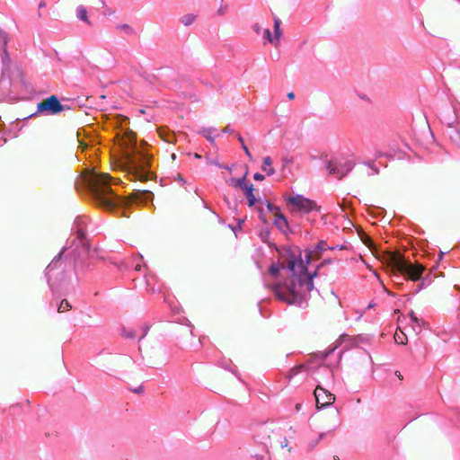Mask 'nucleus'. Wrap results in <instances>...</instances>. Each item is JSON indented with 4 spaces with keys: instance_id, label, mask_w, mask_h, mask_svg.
<instances>
[{
    "instance_id": "79ce46f5",
    "label": "nucleus",
    "mask_w": 460,
    "mask_h": 460,
    "mask_svg": "<svg viewBox=\"0 0 460 460\" xmlns=\"http://www.w3.org/2000/svg\"><path fill=\"white\" fill-rule=\"evenodd\" d=\"M300 407H301V405H300V404H296V410H297V411L300 409Z\"/></svg>"
},
{
    "instance_id": "39448f33",
    "label": "nucleus",
    "mask_w": 460,
    "mask_h": 460,
    "mask_svg": "<svg viewBox=\"0 0 460 460\" xmlns=\"http://www.w3.org/2000/svg\"><path fill=\"white\" fill-rule=\"evenodd\" d=\"M288 204L291 207L292 212L309 213L313 210L318 211L320 207L317 204L302 195L288 196L286 198Z\"/></svg>"
},
{
    "instance_id": "c9c22d12",
    "label": "nucleus",
    "mask_w": 460,
    "mask_h": 460,
    "mask_svg": "<svg viewBox=\"0 0 460 460\" xmlns=\"http://www.w3.org/2000/svg\"><path fill=\"white\" fill-rule=\"evenodd\" d=\"M255 457H257L258 459H262L263 458V455H260L259 453L257 452H254V455H253Z\"/></svg>"
},
{
    "instance_id": "e433bc0d",
    "label": "nucleus",
    "mask_w": 460,
    "mask_h": 460,
    "mask_svg": "<svg viewBox=\"0 0 460 460\" xmlns=\"http://www.w3.org/2000/svg\"><path fill=\"white\" fill-rule=\"evenodd\" d=\"M395 375L399 379H402V376L399 371H395Z\"/></svg>"
},
{
    "instance_id": "2eb2a0df",
    "label": "nucleus",
    "mask_w": 460,
    "mask_h": 460,
    "mask_svg": "<svg viewBox=\"0 0 460 460\" xmlns=\"http://www.w3.org/2000/svg\"><path fill=\"white\" fill-rule=\"evenodd\" d=\"M244 194L248 199L249 207H252L256 202V199L253 195V185L252 184L249 185V188H247V190L244 191Z\"/></svg>"
},
{
    "instance_id": "c756f323",
    "label": "nucleus",
    "mask_w": 460,
    "mask_h": 460,
    "mask_svg": "<svg viewBox=\"0 0 460 460\" xmlns=\"http://www.w3.org/2000/svg\"><path fill=\"white\" fill-rule=\"evenodd\" d=\"M304 367L301 365V366H298L296 367H294L291 369V372L292 374H296L299 370H301Z\"/></svg>"
},
{
    "instance_id": "dca6fc26",
    "label": "nucleus",
    "mask_w": 460,
    "mask_h": 460,
    "mask_svg": "<svg viewBox=\"0 0 460 460\" xmlns=\"http://www.w3.org/2000/svg\"><path fill=\"white\" fill-rule=\"evenodd\" d=\"M327 243L323 241H320L316 245L315 251L313 252V260L319 259L323 251L326 250Z\"/></svg>"
},
{
    "instance_id": "473e14b6",
    "label": "nucleus",
    "mask_w": 460,
    "mask_h": 460,
    "mask_svg": "<svg viewBox=\"0 0 460 460\" xmlns=\"http://www.w3.org/2000/svg\"><path fill=\"white\" fill-rule=\"evenodd\" d=\"M133 392L134 393H137V394L142 393L143 392V386H138L137 388L133 389Z\"/></svg>"
},
{
    "instance_id": "ddd939ff",
    "label": "nucleus",
    "mask_w": 460,
    "mask_h": 460,
    "mask_svg": "<svg viewBox=\"0 0 460 460\" xmlns=\"http://www.w3.org/2000/svg\"><path fill=\"white\" fill-rule=\"evenodd\" d=\"M281 21L278 17H274V40L275 46H278L279 39L282 36V31L280 29Z\"/></svg>"
},
{
    "instance_id": "f704fd0d",
    "label": "nucleus",
    "mask_w": 460,
    "mask_h": 460,
    "mask_svg": "<svg viewBox=\"0 0 460 460\" xmlns=\"http://www.w3.org/2000/svg\"><path fill=\"white\" fill-rule=\"evenodd\" d=\"M287 96L289 100H293L295 98V93L293 92H290L288 93Z\"/></svg>"
},
{
    "instance_id": "0eeeda50",
    "label": "nucleus",
    "mask_w": 460,
    "mask_h": 460,
    "mask_svg": "<svg viewBox=\"0 0 460 460\" xmlns=\"http://www.w3.org/2000/svg\"><path fill=\"white\" fill-rule=\"evenodd\" d=\"M274 434V430L270 426H261L260 427L254 435V439L258 444L263 446V452L265 454L269 453V447H273V443L271 441V435Z\"/></svg>"
},
{
    "instance_id": "ea45409f",
    "label": "nucleus",
    "mask_w": 460,
    "mask_h": 460,
    "mask_svg": "<svg viewBox=\"0 0 460 460\" xmlns=\"http://www.w3.org/2000/svg\"><path fill=\"white\" fill-rule=\"evenodd\" d=\"M44 6H45V3L44 2L40 3V7H44Z\"/></svg>"
},
{
    "instance_id": "4468645a",
    "label": "nucleus",
    "mask_w": 460,
    "mask_h": 460,
    "mask_svg": "<svg viewBox=\"0 0 460 460\" xmlns=\"http://www.w3.org/2000/svg\"><path fill=\"white\" fill-rule=\"evenodd\" d=\"M76 16H77L78 19L84 21L87 24H89V25L92 24V22L88 19L87 10H86V8L84 5H79L76 8Z\"/></svg>"
},
{
    "instance_id": "b1692460",
    "label": "nucleus",
    "mask_w": 460,
    "mask_h": 460,
    "mask_svg": "<svg viewBox=\"0 0 460 460\" xmlns=\"http://www.w3.org/2000/svg\"><path fill=\"white\" fill-rule=\"evenodd\" d=\"M268 209L270 210V212L272 213L273 216H275L276 214H278L280 211L279 207H277L273 204H270V203L268 204Z\"/></svg>"
},
{
    "instance_id": "7c9ffc66",
    "label": "nucleus",
    "mask_w": 460,
    "mask_h": 460,
    "mask_svg": "<svg viewBox=\"0 0 460 460\" xmlns=\"http://www.w3.org/2000/svg\"><path fill=\"white\" fill-rule=\"evenodd\" d=\"M288 439H287L286 438H283V440H282V441H280V445H279V447H282V448H283V447H286L288 446Z\"/></svg>"
},
{
    "instance_id": "1a4fd4ad",
    "label": "nucleus",
    "mask_w": 460,
    "mask_h": 460,
    "mask_svg": "<svg viewBox=\"0 0 460 460\" xmlns=\"http://www.w3.org/2000/svg\"><path fill=\"white\" fill-rule=\"evenodd\" d=\"M314 394L318 408L330 406L335 401V395L320 385L316 386Z\"/></svg>"
},
{
    "instance_id": "c85d7f7f",
    "label": "nucleus",
    "mask_w": 460,
    "mask_h": 460,
    "mask_svg": "<svg viewBox=\"0 0 460 460\" xmlns=\"http://www.w3.org/2000/svg\"><path fill=\"white\" fill-rule=\"evenodd\" d=\"M77 237L79 239H84L85 237V234L83 230H78L77 231Z\"/></svg>"
},
{
    "instance_id": "f257e3e1",
    "label": "nucleus",
    "mask_w": 460,
    "mask_h": 460,
    "mask_svg": "<svg viewBox=\"0 0 460 460\" xmlns=\"http://www.w3.org/2000/svg\"><path fill=\"white\" fill-rule=\"evenodd\" d=\"M312 260L313 252L310 250L305 251V260L302 258L301 252L298 254L294 252L289 254L287 267L291 272L290 282L286 286L277 284L274 287V293L279 299L288 304H297L304 299L305 292L314 289V279L323 263L319 264L313 273H308L307 267Z\"/></svg>"
},
{
    "instance_id": "58836bf2",
    "label": "nucleus",
    "mask_w": 460,
    "mask_h": 460,
    "mask_svg": "<svg viewBox=\"0 0 460 460\" xmlns=\"http://www.w3.org/2000/svg\"><path fill=\"white\" fill-rule=\"evenodd\" d=\"M114 13H115V12H114V11H112V10H111V9L107 10V13H108V14H113Z\"/></svg>"
},
{
    "instance_id": "37998d69",
    "label": "nucleus",
    "mask_w": 460,
    "mask_h": 460,
    "mask_svg": "<svg viewBox=\"0 0 460 460\" xmlns=\"http://www.w3.org/2000/svg\"><path fill=\"white\" fill-rule=\"evenodd\" d=\"M196 158H200V155L199 154H195Z\"/></svg>"
},
{
    "instance_id": "423d86ee",
    "label": "nucleus",
    "mask_w": 460,
    "mask_h": 460,
    "mask_svg": "<svg viewBox=\"0 0 460 460\" xmlns=\"http://www.w3.org/2000/svg\"><path fill=\"white\" fill-rule=\"evenodd\" d=\"M65 106L59 102L56 95L42 100L37 104V112L48 115H56L65 111Z\"/></svg>"
},
{
    "instance_id": "9d476101",
    "label": "nucleus",
    "mask_w": 460,
    "mask_h": 460,
    "mask_svg": "<svg viewBox=\"0 0 460 460\" xmlns=\"http://www.w3.org/2000/svg\"><path fill=\"white\" fill-rule=\"evenodd\" d=\"M246 175H247V172L244 174L243 177H242L240 179L231 178L229 180L228 183L234 188H240L241 190L245 191L247 190V188H249V185H250V184H247V182H246Z\"/></svg>"
},
{
    "instance_id": "393cba45",
    "label": "nucleus",
    "mask_w": 460,
    "mask_h": 460,
    "mask_svg": "<svg viewBox=\"0 0 460 460\" xmlns=\"http://www.w3.org/2000/svg\"><path fill=\"white\" fill-rule=\"evenodd\" d=\"M119 30L125 31L128 33H132L133 30L128 24H119L117 26Z\"/></svg>"
},
{
    "instance_id": "5701e85b",
    "label": "nucleus",
    "mask_w": 460,
    "mask_h": 460,
    "mask_svg": "<svg viewBox=\"0 0 460 460\" xmlns=\"http://www.w3.org/2000/svg\"><path fill=\"white\" fill-rule=\"evenodd\" d=\"M279 270H280V266L272 264L270 267L269 271L271 275L276 276L279 272Z\"/></svg>"
},
{
    "instance_id": "f3484780",
    "label": "nucleus",
    "mask_w": 460,
    "mask_h": 460,
    "mask_svg": "<svg viewBox=\"0 0 460 460\" xmlns=\"http://www.w3.org/2000/svg\"><path fill=\"white\" fill-rule=\"evenodd\" d=\"M394 339L397 344L404 345L407 342V337L400 328L395 332Z\"/></svg>"
},
{
    "instance_id": "4be33fe9",
    "label": "nucleus",
    "mask_w": 460,
    "mask_h": 460,
    "mask_svg": "<svg viewBox=\"0 0 460 460\" xmlns=\"http://www.w3.org/2000/svg\"><path fill=\"white\" fill-rule=\"evenodd\" d=\"M263 34L264 37L269 40V42L275 44L274 37L271 36V32L269 29H265Z\"/></svg>"
},
{
    "instance_id": "aec40b11",
    "label": "nucleus",
    "mask_w": 460,
    "mask_h": 460,
    "mask_svg": "<svg viewBox=\"0 0 460 460\" xmlns=\"http://www.w3.org/2000/svg\"><path fill=\"white\" fill-rule=\"evenodd\" d=\"M237 139H238V141L241 143L242 147H243V151H244L245 155H247V157H248L250 160H252V155H251V153H250V151H249V149H248L247 146L244 144V140H243V137H242L240 134H238V135H237Z\"/></svg>"
},
{
    "instance_id": "a19ab883",
    "label": "nucleus",
    "mask_w": 460,
    "mask_h": 460,
    "mask_svg": "<svg viewBox=\"0 0 460 460\" xmlns=\"http://www.w3.org/2000/svg\"><path fill=\"white\" fill-rule=\"evenodd\" d=\"M330 262H331V261H330V260H325L323 263V264H326V263H330Z\"/></svg>"
},
{
    "instance_id": "72a5a7b5",
    "label": "nucleus",
    "mask_w": 460,
    "mask_h": 460,
    "mask_svg": "<svg viewBox=\"0 0 460 460\" xmlns=\"http://www.w3.org/2000/svg\"><path fill=\"white\" fill-rule=\"evenodd\" d=\"M253 30H254L257 33H259V32L261 31V26H260L259 24H257V23H256V24H254V26H253Z\"/></svg>"
},
{
    "instance_id": "7ed1b4c3",
    "label": "nucleus",
    "mask_w": 460,
    "mask_h": 460,
    "mask_svg": "<svg viewBox=\"0 0 460 460\" xmlns=\"http://www.w3.org/2000/svg\"><path fill=\"white\" fill-rule=\"evenodd\" d=\"M386 261L391 267L394 277L399 278V274L405 276L406 279L417 281L421 278L424 267L420 264H411L406 261L399 252H390L386 255Z\"/></svg>"
},
{
    "instance_id": "a878e982",
    "label": "nucleus",
    "mask_w": 460,
    "mask_h": 460,
    "mask_svg": "<svg viewBox=\"0 0 460 460\" xmlns=\"http://www.w3.org/2000/svg\"><path fill=\"white\" fill-rule=\"evenodd\" d=\"M409 315L413 323H416L418 324H420V323H422V321L419 319L412 311L410 313Z\"/></svg>"
},
{
    "instance_id": "bb28decb",
    "label": "nucleus",
    "mask_w": 460,
    "mask_h": 460,
    "mask_svg": "<svg viewBox=\"0 0 460 460\" xmlns=\"http://www.w3.org/2000/svg\"><path fill=\"white\" fill-rule=\"evenodd\" d=\"M253 178H254L255 181H263L264 180V175H262L261 173L256 172L253 175Z\"/></svg>"
},
{
    "instance_id": "cd10ccee",
    "label": "nucleus",
    "mask_w": 460,
    "mask_h": 460,
    "mask_svg": "<svg viewBox=\"0 0 460 460\" xmlns=\"http://www.w3.org/2000/svg\"><path fill=\"white\" fill-rule=\"evenodd\" d=\"M87 146H87V144H86V143H84V141H79V147H80L83 151H84V150L87 148Z\"/></svg>"
},
{
    "instance_id": "6e6552de",
    "label": "nucleus",
    "mask_w": 460,
    "mask_h": 460,
    "mask_svg": "<svg viewBox=\"0 0 460 460\" xmlns=\"http://www.w3.org/2000/svg\"><path fill=\"white\" fill-rule=\"evenodd\" d=\"M326 168L329 170L330 174L336 175L339 179L343 178L352 169L350 163H341L338 159L326 162Z\"/></svg>"
},
{
    "instance_id": "412c9836",
    "label": "nucleus",
    "mask_w": 460,
    "mask_h": 460,
    "mask_svg": "<svg viewBox=\"0 0 460 460\" xmlns=\"http://www.w3.org/2000/svg\"><path fill=\"white\" fill-rule=\"evenodd\" d=\"M0 42L4 50H6V45L8 42V36L5 31L0 28Z\"/></svg>"
},
{
    "instance_id": "2f4dec72",
    "label": "nucleus",
    "mask_w": 460,
    "mask_h": 460,
    "mask_svg": "<svg viewBox=\"0 0 460 460\" xmlns=\"http://www.w3.org/2000/svg\"><path fill=\"white\" fill-rule=\"evenodd\" d=\"M283 163H284V165H287V164L292 163V159L288 158V157H285V158H283Z\"/></svg>"
},
{
    "instance_id": "9b49d317",
    "label": "nucleus",
    "mask_w": 460,
    "mask_h": 460,
    "mask_svg": "<svg viewBox=\"0 0 460 460\" xmlns=\"http://www.w3.org/2000/svg\"><path fill=\"white\" fill-rule=\"evenodd\" d=\"M274 224L281 231H284L288 227V220L286 217L279 211L278 214L274 216Z\"/></svg>"
},
{
    "instance_id": "4c0bfd02",
    "label": "nucleus",
    "mask_w": 460,
    "mask_h": 460,
    "mask_svg": "<svg viewBox=\"0 0 460 460\" xmlns=\"http://www.w3.org/2000/svg\"><path fill=\"white\" fill-rule=\"evenodd\" d=\"M224 132H231L232 129L230 128L229 126L226 127L224 129H223Z\"/></svg>"
},
{
    "instance_id": "f03ea898",
    "label": "nucleus",
    "mask_w": 460,
    "mask_h": 460,
    "mask_svg": "<svg viewBox=\"0 0 460 460\" xmlns=\"http://www.w3.org/2000/svg\"><path fill=\"white\" fill-rule=\"evenodd\" d=\"M88 189L95 204L106 210L111 211L120 206H126L128 201L114 193L111 189L112 178L106 172H92L87 178Z\"/></svg>"
},
{
    "instance_id": "a211bd4d",
    "label": "nucleus",
    "mask_w": 460,
    "mask_h": 460,
    "mask_svg": "<svg viewBox=\"0 0 460 460\" xmlns=\"http://www.w3.org/2000/svg\"><path fill=\"white\" fill-rule=\"evenodd\" d=\"M72 308L70 303L66 299H63L58 308V313H65Z\"/></svg>"
},
{
    "instance_id": "f8f14e48",
    "label": "nucleus",
    "mask_w": 460,
    "mask_h": 460,
    "mask_svg": "<svg viewBox=\"0 0 460 460\" xmlns=\"http://www.w3.org/2000/svg\"><path fill=\"white\" fill-rule=\"evenodd\" d=\"M261 170L265 172L269 176H271L275 173V169L272 167V159L270 156L263 158Z\"/></svg>"
},
{
    "instance_id": "6ab92c4d",
    "label": "nucleus",
    "mask_w": 460,
    "mask_h": 460,
    "mask_svg": "<svg viewBox=\"0 0 460 460\" xmlns=\"http://www.w3.org/2000/svg\"><path fill=\"white\" fill-rule=\"evenodd\" d=\"M195 19H196V16L194 14H186L181 18V22L182 24L188 26V25L192 24L193 22L195 21Z\"/></svg>"
},
{
    "instance_id": "20e7f679",
    "label": "nucleus",
    "mask_w": 460,
    "mask_h": 460,
    "mask_svg": "<svg viewBox=\"0 0 460 460\" xmlns=\"http://www.w3.org/2000/svg\"><path fill=\"white\" fill-rule=\"evenodd\" d=\"M125 163L137 179L146 181L149 179L151 155L143 151H133L125 155Z\"/></svg>"
}]
</instances>
